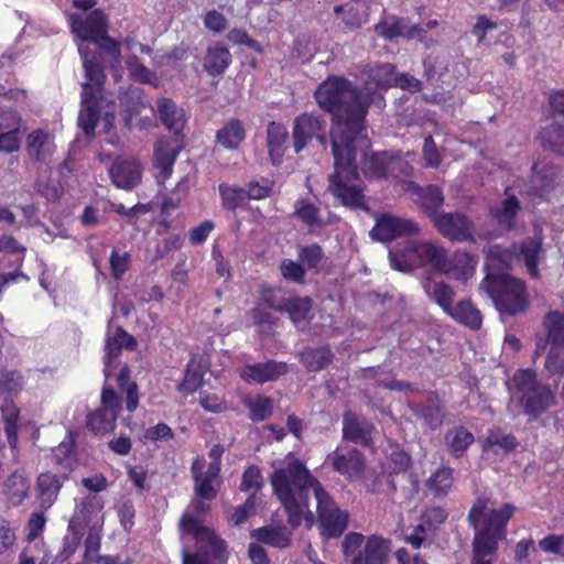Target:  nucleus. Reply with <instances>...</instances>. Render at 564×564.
<instances>
[{
    "mask_svg": "<svg viewBox=\"0 0 564 564\" xmlns=\"http://www.w3.org/2000/svg\"><path fill=\"white\" fill-rule=\"evenodd\" d=\"M127 68L129 70V74L134 79L141 82V83H151L152 78L154 77V74L144 66L138 56L132 55L127 58Z\"/></svg>",
    "mask_w": 564,
    "mask_h": 564,
    "instance_id": "59",
    "label": "nucleus"
},
{
    "mask_svg": "<svg viewBox=\"0 0 564 564\" xmlns=\"http://www.w3.org/2000/svg\"><path fill=\"white\" fill-rule=\"evenodd\" d=\"M413 234H419V227L414 221L388 214L380 216L370 231L375 240L383 242L391 241L402 235Z\"/></svg>",
    "mask_w": 564,
    "mask_h": 564,
    "instance_id": "15",
    "label": "nucleus"
},
{
    "mask_svg": "<svg viewBox=\"0 0 564 564\" xmlns=\"http://www.w3.org/2000/svg\"><path fill=\"white\" fill-rule=\"evenodd\" d=\"M295 215L308 226L322 225V221L318 218L317 207L307 200H300L296 203Z\"/></svg>",
    "mask_w": 564,
    "mask_h": 564,
    "instance_id": "58",
    "label": "nucleus"
},
{
    "mask_svg": "<svg viewBox=\"0 0 564 564\" xmlns=\"http://www.w3.org/2000/svg\"><path fill=\"white\" fill-rule=\"evenodd\" d=\"M249 409L253 421H263L271 415L273 404L269 398L259 397L249 403Z\"/></svg>",
    "mask_w": 564,
    "mask_h": 564,
    "instance_id": "63",
    "label": "nucleus"
},
{
    "mask_svg": "<svg viewBox=\"0 0 564 564\" xmlns=\"http://www.w3.org/2000/svg\"><path fill=\"white\" fill-rule=\"evenodd\" d=\"M373 425L364 417L348 411L343 417V437L349 442L369 447L372 444Z\"/></svg>",
    "mask_w": 564,
    "mask_h": 564,
    "instance_id": "22",
    "label": "nucleus"
},
{
    "mask_svg": "<svg viewBox=\"0 0 564 564\" xmlns=\"http://www.w3.org/2000/svg\"><path fill=\"white\" fill-rule=\"evenodd\" d=\"M293 148L300 153L313 139L326 149V121L313 113H302L293 121Z\"/></svg>",
    "mask_w": 564,
    "mask_h": 564,
    "instance_id": "12",
    "label": "nucleus"
},
{
    "mask_svg": "<svg viewBox=\"0 0 564 564\" xmlns=\"http://www.w3.org/2000/svg\"><path fill=\"white\" fill-rule=\"evenodd\" d=\"M119 389L126 393V408L129 412H133L139 405V392L135 382H130V369L123 366L117 377Z\"/></svg>",
    "mask_w": 564,
    "mask_h": 564,
    "instance_id": "44",
    "label": "nucleus"
},
{
    "mask_svg": "<svg viewBox=\"0 0 564 564\" xmlns=\"http://www.w3.org/2000/svg\"><path fill=\"white\" fill-rule=\"evenodd\" d=\"M485 445L486 448L497 446L510 452L518 446V441L512 434H505L500 430H491L487 435Z\"/></svg>",
    "mask_w": 564,
    "mask_h": 564,
    "instance_id": "53",
    "label": "nucleus"
},
{
    "mask_svg": "<svg viewBox=\"0 0 564 564\" xmlns=\"http://www.w3.org/2000/svg\"><path fill=\"white\" fill-rule=\"evenodd\" d=\"M532 170L529 194L543 197L554 187L558 171L546 163H535Z\"/></svg>",
    "mask_w": 564,
    "mask_h": 564,
    "instance_id": "25",
    "label": "nucleus"
},
{
    "mask_svg": "<svg viewBox=\"0 0 564 564\" xmlns=\"http://www.w3.org/2000/svg\"><path fill=\"white\" fill-rule=\"evenodd\" d=\"M195 480V494L197 497L203 498L205 500H213L217 496V490L213 486V481L215 479L208 478L203 474H196L194 476Z\"/></svg>",
    "mask_w": 564,
    "mask_h": 564,
    "instance_id": "64",
    "label": "nucleus"
},
{
    "mask_svg": "<svg viewBox=\"0 0 564 564\" xmlns=\"http://www.w3.org/2000/svg\"><path fill=\"white\" fill-rule=\"evenodd\" d=\"M423 288L427 296L440 305L446 314L451 312L456 296L451 285L445 282H431L427 280L424 282Z\"/></svg>",
    "mask_w": 564,
    "mask_h": 564,
    "instance_id": "35",
    "label": "nucleus"
},
{
    "mask_svg": "<svg viewBox=\"0 0 564 564\" xmlns=\"http://www.w3.org/2000/svg\"><path fill=\"white\" fill-rule=\"evenodd\" d=\"M408 188L416 196L415 202L420 210L431 223L442 214L440 209L443 207L445 197L443 191L437 185L420 186L411 182L408 184Z\"/></svg>",
    "mask_w": 564,
    "mask_h": 564,
    "instance_id": "16",
    "label": "nucleus"
},
{
    "mask_svg": "<svg viewBox=\"0 0 564 564\" xmlns=\"http://www.w3.org/2000/svg\"><path fill=\"white\" fill-rule=\"evenodd\" d=\"M375 30L378 35L388 40L401 36L419 41H423V32L425 31L421 24H411L409 19L394 15L383 19L376 25Z\"/></svg>",
    "mask_w": 564,
    "mask_h": 564,
    "instance_id": "18",
    "label": "nucleus"
},
{
    "mask_svg": "<svg viewBox=\"0 0 564 564\" xmlns=\"http://www.w3.org/2000/svg\"><path fill=\"white\" fill-rule=\"evenodd\" d=\"M94 43L97 44L98 48L107 56L109 68L115 73H119L122 61L120 43L108 34Z\"/></svg>",
    "mask_w": 564,
    "mask_h": 564,
    "instance_id": "45",
    "label": "nucleus"
},
{
    "mask_svg": "<svg viewBox=\"0 0 564 564\" xmlns=\"http://www.w3.org/2000/svg\"><path fill=\"white\" fill-rule=\"evenodd\" d=\"M514 252L524 259L525 267L530 275L536 278L539 274L538 270V256L542 249V238H527L519 245L512 246Z\"/></svg>",
    "mask_w": 564,
    "mask_h": 564,
    "instance_id": "34",
    "label": "nucleus"
},
{
    "mask_svg": "<svg viewBox=\"0 0 564 564\" xmlns=\"http://www.w3.org/2000/svg\"><path fill=\"white\" fill-rule=\"evenodd\" d=\"M251 538L278 549L288 547L291 544V539L286 534L285 529L281 527H262L254 529L250 533Z\"/></svg>",
    "mask_w": 564,
    "mask_h": 564,
    "instance_id": "38",
    "label": "nucleus"
},
{
    "mask_svg": "<svg viewBox=\"0 0 564 564\" xmlns=\"http://www.w3.org/2000/svg\"><path fill=\"white\" fill-rule=\"evenodd\" d=\"M104 508V501L96 495H88L76 506L72 523L86 524L97 518Z\"/></svg>",
    "mask_w": 564,
    "mask_h": 564,
    "instance_id": "39",
    "label": "nucleus"
},
{
    "mask_svg": "<svg viewBox=\"0 0 564 564\" xmlns=\"http://www.w3.org/2000/svg\"><path fill=\"white\" fill-rule=\"evenodd\" d=\"M333 357L334 355L328 347H306L300 352L301 362L312 372L327 367L332 362Z\"/></svg>",
    "mask_w": 564,
    "mask_h": 564,
    "instance_id": "36",
    "label": "nucleus"
},
{
    "mask_svg": "<svg viewBox=\"0 0 564 564\" xmlns=\"http://www.w3.org/2000/svg\"><path fill=\"white\" fill-rule=\"evenodd\" d=\"M262 486H263V482H262L260 469L254 465L249 466L242 475L240 490H242V491L253 490V492H259L261 490Z\"/></svg>",
    "mask_w": 564,
    "mask_h": 564,
    "instance_id": "61",
    "label": "nucleus"
},
{
    "mask_svg": "<svg viewBox=\"0 0 564 564\" xmlns=\"http://www.w3.org/2000/svg\"><path fill=\"white\" fill-rule=\"evenodd\" d=\"M246 138L243 123L236 118L230 119L216 132V141L227 150H236Z\"/></svg>",
    "mask_w": 564,
    "mask_h": 564,
    "instance_id": "31",
    "label": "nucleus"
},
{
    "mask_svg": "<svg viewBox=\"0 0 564 564\" xmlns=\"http://www.w3.org/2000/svg\"><path fill=\"white\" fill-rule=\"evenodd\" d=\"M9 499L14 505H20L28 497L30 481L24 471L15 470L6 481Z\"/></svg>",
    "mask_w": 564,
    "mask_h": 564,
    "instance_id": "41",
    "label": "nucleus"
},
{
    "mask_svg": "<svg viewBox=\"0 0 564 564\" xmlns=\"http://www.w3.org/2000/svg\"><path fill=\"white\" fill-rule=\"evenodd\" d=\"M158 112L162 123L174 133H180L185 126V115L182 108L169 98L158 100Z\"/></svg>",
    "mask_w": 564,
    "mask_h": 564,
    "instance_id": "29",
    "label": "nucleus"
},
{
    "mask_svg": "<svg viewBox=\"0 0 564 564\" xmlns=\"http://www.w3.org/2000/svg\"><path fill=\"white\" fill-rule=\"evenodd\" d=\"M410 410L432 430L438 429L444 422L445 413L435 394H430L425 402L411 403Z\"/></svg>",
    "mask_w": 564,
    "mask_h": 564,
    "instance_id": "26",
    "label": "nucleus"
},
{
    "mask_svg": "<svg viewBox=\"0 0 564 564\" xmlns=\"http://www.w3.org/2000/svg\"><path fill=\"white\" fill-rule=\"evenodd\" d=\"M433 227L451 241H473L475 225L465 214L459 212L442 213L432 221Z\"/></svg>",
    "mask_w": 564,
    "mask_h": 564,
    "instance_id": "13",
    "label": "nucleus"
},
{
    "mask_svg": "<svg viewBox=\"0 0 564 564\" xmlns=\"http://www.w3.org/2000/svg\"><path fill=\"white\" fill-rule=\"evenodd\" d=\"M389 541L378 535L368 538L365 549L351 560L350 564H387Z\"/></svg>",
    "mask_w": 564,
    "mask_h": 564,
    "instance_id": "24",
    "label": "nucleus"
},
{
    "mask_svg": "<svg viewBox=\"0 0 564 564\" xmlns=\"http://www.w3.org/2000/svg\"><path fill=\"white\" fill-rule=\"evenodd\" d=\"M25 150L31 161L48 164L55 152L54 138L43 129L34 130L26 137Z\"/></svg>",
    "mask_w": 564,
    "mask_h": 564,
    "instance_id": "20",
    "label": "nucleus"
},
{
    "mask_svg": "<svg viewBox=\"0 0 564 564\" xmlns=\"http://www.w3.org/2000/svg\"><path fill=\"white\" fill-rule=\"evenodd\" d=\"M448 513L441 507L426 509L421 519L425 522V527L430 529L431 535L434 536L440 527L446 521Z\"/></svg>",
    "mask_w": 564,
    "mask_h": 564,
    "instance_id": "54",
    "label": "nucleus"
},
{
    "mask_svg": "<svg viewBox=\"0 0 564 564\" xmlns=\"http://www.w3.org/2000/svg\"><path fill=\"white\" fill-rule=\"evenodd\" d=\"M66 479L67 474L56 475L51 471L37 476L35 491L41 508L47 510L55 503Z\"/></svg>",
    "mask_w": 564,
    "mask_h": 564,
    "instance_id": "21",
    "label": "nucleus"
},
{
    "mask_svg": "<svg viewBox=\"0 0 564 564\" xmlns=\"http://www.w3.org/2000/svg\"><path fill=\"white\" fill-rule=\"evenodd\" d=\"M391 267L400 272H410L413 269L431 262L435 269L449 273L454 263L448 259L447 250L430 241L404 240L389 251Z\"/></svg>",
    "mask_w": 564,
    "mask_h": 564,
    "instance_id": "6",
    "label": "nucleus"
},
{
    "mask_svg": "<svg viewBox=\"0 0 564 564\" xmlns=\"http://www.w3.org/2000/svg\"><path fill=\"white\" fill-rule=\"evenodd\" d=\"M289 132L284 124L271 121L267 127V144L269 155L274 165L281 163L282 156L286 150Z\"/></svg>",
    "mask_w": 564,
    "mask_h": 564,
    "instance_id": "28",
    "label": "nucleus"
},
{
    "mask_svg": "<svg viewBox=\"0 0 564 564\" xmlns=\"http://www.w3.org/2000/svg\"><path fill=\"white\" fill-rule=\"evenodd\" d=\"M120 100L131 116L140 113L141 109L145 107L142 90L138 88L127 91Z\"/></svg>",
    "mask_w": 564,
    "mask_h": 564,
    "instance_id": "62",
    "label": "nucleus"
},
{
    "mask_svg": "<svg viewBox=\"0 0 564 564\" xmlns=\"http://www.w3.org/2000/svg\"><path fill=\"white\" fill-rule=\"evenodd\" d=\"M20 131H17V121L7 124L4 130H0V152L13 153L20 149Z\"/></svg>",
    "mask_w": 564,
    "mask_h": 564,
    "instance_id": "52",
    "label": "nucleus"
},
{
    "mask_svg": "<svg viewBox=\"0 0 564 564\" xmlns=\"http://www.w3.org/2000/svg\"><path fill=\"white\" fill-rule=\"evenodd\" d=\"M541 140L544 147L560 155H564V126L556 123L543 129Z\"/></svg>",
    "mask_w": 564,
    "mask_h": 564,
    "instance_id": "48",
    "label": "nucleus"
},
{
    "mask_svg": "<svg viewBox=\"0 0 564 564\" xmlns=\"http://www.w3.org/2000/svg\"><path fill=\"white\" fill-rule=\"evenodd\" d=\"M206 370L207 366L203 361V358L196 356L192 357L187 364L184 380L178 389L187 393L196 391L202 384L203 376Z\"/></svg>",
    "mask_w": 564,
    "mask_h": 564,
    "instance_id": "40",
    "label": "nucleus"
},
{
    "mask_svg": "<svg viewBox=\"0 0 564 564\" xmlns=\"http://www.w3.org/2000/svg\"><path fill=\"white\" fill-rule=\"evenodd\" d=\"M117 413H109L102 409L87 415V427L96 435H105L116 427Z\"/></svg>",
    "mask_w": 564,
    "mask_h": 564,
    "instance_id": "42",
    "label": "nucleus"
},
{
    "mask_svg": "<svg viewBox=\"0 0 564 564\" xmlns=\"http://www.w3.org/2000/svg\"><path fill=\"white\" fill-rule=\"evenodd\" d=\"M209 505L196 496L180 520V530L182 534L193 535L200 547H210L215 557L223 561L225 542L220 540L215 532L202 524V518L209 512Z\"/></svg>",
    "mask_w": 564,
    "mask_h": 564,
    "instance_id": "8",
    "label": "nucleus"
},
{
    "mask_svg": "<svg viewBox=\"0 0 564 564\" xmlns=\"http://www.w3.org/2000/svg\"><path fill=\"white\" fill-rule=\"evenodd\" d=\"M543 325L547 332V341L552 347H564V314L550 312L545 315Z\"/></svg>",
    "mask_w": 564,
    "mask_h": 564,
    "instance_id": "43",
    "label": "nucleus"
},
{
    "mask_svg": "<svg viewBox=\"0 0 564 564\" xmlns=\"http://www.w3.org/2000/svg\"><path fill=\"white\" fill-rule=\"evenodd\" d=\"M453 484V469L448 466H443L435 470L429 479V486L438 496L447 494Z\"/></svg>",
    "mask_w": 564,
    "mask_h": 564,
    "instance_id": "49",
    "label": "nucleus"
},
{
    "mask_svg": "<svg viewBox=\"0 0 564 564\" xmlns=\"http://www.w3.org/2000/svg\"><path fill=\"white\" fill-rule=\"evenodd\" d=\"M490 500L485 497L476 499L468 512V522L475 530L471 542V564H494L499 542L507 536V524L516 507L505 503L501 508H489Z\"/></svg>",
    "mask_w": 564,
    "mask_h": 564,
    "instance_id": "3",
    "label": "nucleus"
},
{
    "mask_svg": "<svg viewBox=\"0 0 564 564\" xmlns=\"http://www.w3.org/2000/svg\"><path fill=\"white\" fill-rule=\"evenodd\" d=\"M299 258L308 269H318L323 264L324 253L318 245H311L300 251Z\"/></svg>",
    "mask_w": 564,
    "mask_h": 564,
    "instance_id": "56",
    "label": "nucleus"
},
{
    "mask_svg": "<svg viewBox=\"0 0 564 564\" xmlns=\"http://www.w3.org/2000/svg\"><path fill=\"white\" fill-rule=\"evenodd\" d=\"M318 106L333 116L330 131L334 173L329 175L328 191L349 206H360L362 196L359 188L349 184L357 175V149L366 145L362 130L370 105L384 107L378 95L365 99L361 90L344 77H328L315 91Z\"/></svg>",
    "mask_w": 564,
    "mask_h": 564,
    "instance_id": "1",
    "label": "nucleus"
},
{
    "mask_svg": "<svg viewBox=\"0 0 564 564\" xmlns=\"http://www.w3.org/2000/svg\"><path fill=\"white\" fill-rule=\"evenodd\" d=\"M218 188L223 200V207L225 209L235 210L243 206L248 199L245 188L229 186L226 184H220Z\"/></svg>",
    "mask_w": 564,
    "mask_h": 564,
    "instance_id": "47",
    "label": "nucleus"
},
{
    "mask_svg": "<svg viewBox=\"0 0 564 564\" xmlns=\"http://www.w3.org/2000/svg\"><path fill=\"white\" fill-rule=\"evenodd\" d=\"M178 151L180 149L174 141L159 140L155 142V166L160 171V177L162 181H165L171 176Z\"/></svg>",
    "mask_w": 564,
    "mask_h": 564,
    "instance_id": "27",
    "label": "nucleus"
},
{
    "mask_svg": "<svg viewBox=\"0 0 564 564\" xmlns=\"http://www.w3.org/2000/svg\"><path fill=\"white\" fill-rule=\"evenodd\" d=\"M231 62V54L227 47L216 43L209 45L204 57V68L213 76L221 75Z\"/></svg>",
    "mask_w": 564,
    "mask_h": 564,
    "instance_id": "30",
    "label": "nucleus"
},
{
    "mask_svg": "<svg viewBox=\"0 0 564 564\" xmlns=\"http://www.w3.org/2000/svg\"><path fill=\"white\" fill-rule=\"evenodd\" d=\"M474 441L473 433L463 426L453 427L445 434L447 449L455 457L463 456Z\"/></svg>",
    "mask_w": 564,
    "mask_h": 564,
    "instance_id": "37",
    "label": "nucleus"
},
{
    "mask_svg": "<svg viewBox=\"0 0 564 564\" xmlns=\"http://www.w3.org/2000/svg\"><path fill=\"white\" fill-rule=\"evenodd\" d=\"M506 195L507 197L502 202L490 207V214L500 226L510 229L520 210V203L514 195L509 194V188H507Z\"/></svg>",
    "mask_w": 564,
    "mask_h": 564,
    "instance_id": "32",
    "label": "nucleus"
},
{
    "mask_svg": "<svg viewBox=\"0 0 564 564\" xmlns=\"http://www.w3.org/2000/svg\"><path fill=\"white\" fill-rule=\"evenodd\" d=\"M270 481L288 513L289 524L297 528L304 519L307 528L313 527L315 516L308 509V495L313 491L316 497L324 487L308 468L301 460L293 459L275 469Z\"/></svg>",
    "mask_w": 564,
    "mask_h": 564,
    "instance_id": "2",
    "label": "nucleus"
},
{
    "mask_svg": "<svg viewBox=\"0 0 564 564\" xmlns=\"http://www.w3.org/2000/svg\"><path fill=\"white\" fill-rule=\"evenodd\" d=\"M312 308L310 297L290 296L285 299L283 312L288 313L294 324L303 322Z\"/></svg>",
    "mask_w": 564,
    "mask_h": 564,
    "instance_id": "46",
    "label": "nucleus"
},
{
    "mask_svg": "<svg viewBox=\"0 0 564 564\" xmlns=\"http://www.w3.org/2000/svg\"><path fill=\"white\" fill-rule=\"evenodd\" d=\"M86 80L82 84V109L78 126L87 137H93L96 123L101 118L102 130L109 132L115 122L113 101L106 97L104 83L106 74L100 62L89 58L87 52L79 46Z\"/></svg>",
    "mask_w": 564,
    "mask_h": 564,
    "instance_id": "4",
    "label": "nucleus"
},
{
    "mask_svg": "<svg viewBox=\"0 0 564 564\" xmlns=\"http://www.w3.org/2000/svg\"><path fill=\"white\" fill-rule=\"evenodd\" d=\"M286 371V364L269 360L267 362H259L243 367L240 370V376L248 383L262 384L268 381L276 380Z\"/></svg>",
    "mask_w": 564,
    "mask_h": 564,
    "instance_id": "23",
    "label": "nucleus"
},
{
    "mask_svg": "<svg viewBox=\"0 0 564 564\" xmlns=\"http://www.w3.org/2000/svg\"><path fill=\"white\" fill-rule=\"evenodd\" d=\"M73 442H62L58 446L53 448L51 459L52 462L57 465L62 466L63 468L70 470L73 468Z\"/></svg>",
    "mask_w": 564,
    "mask_h": 564,
    "instance_id": "55",
    "label": "nucleus"
},
{
    "mask_svg": "<svg viewBox=\"0 0 564 564\" xmlns=\"http://www.w3.org/2000/svg\"><path fill=\"white\" fill-rule=\"evenodd\" d=\"M113 184L123 189L135 187L142 175L140 164L132 158H118L109 170Z\"/></svg>",
    "mask_w": 564,
    "mask_h": 564,
    "instance_id": "19",
    "label": "nucleus"
},
{
    "mask_svg": "<svg viewBox=\"0 0 564 564\" xmlns=\"http://www.w3.org/2000/svg\"><path fill=\"white\" fill-rule=\"evenodd\" d=\"M501 314L517 315L525 311L528 294L524 282L509 274L488 272L480 283Z\"/></svg>",
    "mask_w": 564,
    "mask_h": 564,
    "instance_id": "7",
    "label": "nucleus"
},
{
    "mask_svg": "<svg viewBox=\"0 0 564 564\" xmlns=\"http://www.w3.org/2000/svg\"><path fill=\"white\" fill-rule=\"evenodd\" d=\"M72 32L80 40L78 47L82 46L88 54L89 58L99 62L95 54H90L84 46L85 42H95L108 34V17L101 9H95L86 18L80 14L73 13L69 17Z\"/></svg>",
    "mask_w": 564,
    "mask_h": 564,
    "instance_id": "11",
    "label": "nucleus"
},
{
    "mask_svg": "<svg viewBox=\"0 0 564 564\" xmlns=\"http://www.w3.org/2000/svg\"><path fill=\"white\" fill-rule=\"evenodd\" d=\"M448 315L456 322L469 327L473 330H477L481 327L482 315L478 308L468 300L459 301L451 310Z\"/></svg>",
    "mask_w": 564,
    "mask_h": 564,
    "instance_id": "33",
    "label": "nucleus"
},
{
    "mask_svg": "<svg viewBox=\"0 0 564 564\" xmlns=\"http://www.w3.org/2000/svg\"><path fill=\"white\" fill-rule=\"evenodd\" d=\"M544 368L549 377L564 375V347H552L549 351Z\"/></svg>",
    "mask_w": 564,
    "mask_h": 564,
    "instance_id": "51",
    "label": "nucleus"
},
{
    "mask_svg": "<svg viewBox=\"0 0 564 564\" xmlns=\"http://www.w3.org/2000/svg\"><path fill=\"white\" fill-rule=\"evenodd\" d=\"M1 413L4 421V431L8 436V441L12 445L17 442V421L19 417V410L12 402H6L1 408Z\"/></svg>",
    "mask_w": 564,
    "mask_h": 564,
    "instance_id": "50",
    "label": "nucleus"
},
{
    "mask_svg": "<svg viewBox=\"0 0 564 564\" xmlns=\"http://www.w3.org/2000/svg\"><path fill=\"white\" fill-rule=\"evenodd\" d=\"M317 505V523L325 539L340 536L348 527V513L340 510L325 489H319L315 497Z\"/></svg>",
    "mask_w": 564,
    "mask_h": 564,
    "instance_id": "10",
    "label": "nucleus"
},
{
    "mask_svg": "<svg viewBox=\"0 0 564 564\" xmlns=\"http://www.w3.org/2000/svg\"><path fill=\"white\" fill-rule=\"evenodd\" d=\"M47 552L39 543L29 544L20 554L19 564H47Z\"/></svg>",
    "mask_w": 564,
    "mask_h": 564,
    "instance_id": "57",
    "label": "nucleus"
},
{
    "mask_svg": "<svg viewBox=\"0 0 564 564\" xmlns=\"http://www.w3.org/2000/svg\"><path fill=\"white\" fill-rule=\"evenodd\" d=\"M327 459L335 471L349 480L361 477L366 469L365 456L357 448H337Z\"/></svg>",
    "mask_w": 564,
    "mask_h": 564,
    "instance_id": "14",
    "label": "nucleus"
},
{
    "mask_svg": "<svg viewBox=\"0 0 564 564\" xmlns=\"http://www.w3.org/2000/svg\"><path fill=\"white\" fill-rule=\"evenodd\" d=\"M22 389V379L17 371H3L0 375V393L13 395Z\"/></svg>",
    "mask_w": 564,
    "mask_h": 564,
    "instance_id": "60",
    "label": "nucleus"
},
{
    "mask_svg": "<svg viewBox=\"0 0 564 564\" xmlns=\"http://www.w3.org/2000/svg\"><path fill=\"white\" fill-rule=\"evenodd\" d=\"M366 74L365 87L360 89L365 99H370L372 96L378 95L384 100L381 91L394 85L395 67L389 63L377 64L369 67Z\"/></svg>",
    "mask_w": 564,
    "mask_h": 564,
    "instance_id": "17",
    "label": "nucleus"
},
{
    "mask_svg": "<svg viewBox=\"0 0 564 564\" xmlns=\"http://www.w3.org/2000/svg\"><path fill=\"white\" fill-rule=\"evenodd\" d=\"M366 145L357 149V154H360L365 159L364 163V172L366 175H371L375 177H397V166L404 165L406 166V162L401 160L398 155L389 154L388 152H378L372 153L370 156L366 155V148L368 147V141L365 139ZM358 155H356L357 158ZM355 164H357V159L355 160ZM356 170L358 171V165H356ZM358 180V174L352 176L349 181V184L356 185L360 195L362 196V204L360 206H350V208H365V196L362 194L361 187L356 183ZM344 206V204L338 197H336ZM349 207V205H347Z\"/></svg>",
    "mask_w": 564,
    "mask_h": 564,
    "instance_id": "9",
    "label": "nucleus"
},
{
    "mask_svg": "<svg viewBox=\"0 0 564 564\" xmlns=\"http://www.w3.org/2000/svg\"><path fill=\"white\" fill-rule=\"evenodd\" d=\"M509 408H519L530 421H536L556 403L555 392L542 383L532 369L518 370L508 382Z\"/></svg>",
    "mask_w": 564,
    "mask_h": 564,
    "instance_id": "5",
    "label": "nucleus"
}]
</instances>
